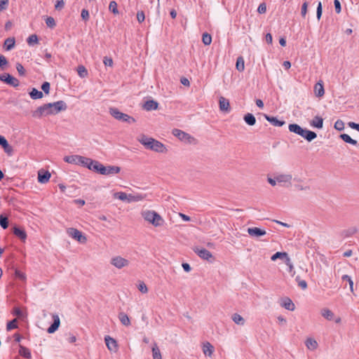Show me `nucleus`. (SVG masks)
I'll use <instances>...</instances> for the list:
<instances>
[{
    "label": "nucleus",
    "instance_id": "f257e3e1",
    "mask_svg": "<svg viewBox=\"0 0 359 359\" xmlns=\"http://www.w3.org/2000/svg\"><path fill=\"white\" fill-rule=\"evenodd\" d=\"M67 108V104L64 101L60 100L39 107L32 111V114L34 118H40L42 116L57 114L60 111H65Z\"/></svg>",
    "mask_w": 359,
    "mask_h": 359
},
{
    "label": "nucleus",
    "instance_id": "f03ea898",
    "mask_svg": "<svg viewBox=\"0 0 359 359\" xmlns=\"http://www.w3.org/2000/svg\"><path fill=\"white\" fill-rule=\"evenodd\" d=\"M91 170L103 175H111L118 173L121 168L116 165L104 166L99 161H94Z\"/></svg>",
    "mask_w": 359,
    "mask_h": 359
},
{
    "label": "nucleus",
    "instance_id": "7ed1b4c3",
    "mask_svg": "<svg viewBox=\"0 0 359 359\" xmlns=\"http://www.w3.org/2000/svg\"><path fill=\"white\" fill-rule=\"evenodd\" d=\"M138 140L147 148L157 152H164L165 146L160 142L148 136H140Z\"/></svg>",
    "mask_w": 359,
    "mask_h": 359
},
{
    "label": "nucleus",
    "instance_id": "20e7f679",
    "mask_svg": "<svg viewBox=\"0 0 359 359\" xmlns=\"http://www.w3.org/2000/svg\"><path fill=\"white\" fill-rule=\"evenodd\" d=\"M64 161L68 163L81 165L83 167L91 170L94 160L79 155H72L65 156Z\"/></svg>",
    "mask_w": 359,
    "mask_h": 359
},
{
    "label": "nucleus",
    "instance_id": "39448f33",
    "mask_svg": "<svg viewBox=\"0 0 359 359\" xmlns=\"http://www.w3.org/2000/svg\"><path fill=\"white\" fill-rule=\"evenodd\" d=\"M142 217L154 226H160L163 224V219L161 216L154 210H145L142 212Z\"/></svg>",
    "mask_w": 359,
    "mask_h": 359
},
{
    "label": "nucleus",
    "instance_id": "423d86ee",
    "mask_svg": "<svg viewBox=\"0 0 359 359\" xmlns=\"http://www.w3.org/2000/svg\"><path fill=\"white\" fill-rule=\"evenodd\" d=\"M110 114L116 119L127 123H133L135 119L129 115L122 113L117 108H110Z\"/></svg>",
    "mask_w": 359,
    "mask_h": 359
},
{
    "label": "nucleus",
    "instance_id": "0eeeda50",
    "mask_svg": "<svg viewBox=\"0 0 359 359\" xmlns=\"http://www.w3.org/2000/svg\"><path fill=\"white\" fill-rule=\"evenodd\" d=\"M276 175L278 184L282 187H289L292 184V175L291 174L278 173Z\"/></svg>",
    "mask_w": 359,
    "mask_h": 359
},
{
    "label": "nucleus",
    "instance_id": "6e6552de",
    "mask_svg": "<svg viewBox=\"0 0 359 359\" xmlns=\"http://www.w3.org/2000/svg\"><path fill=\"white\" fill-rule=\"evenodd\" d=\"M67 233L70 237H72V238L75 239L76 241H79L81 243H84L87 241L86 237L82 234L81 231H79L76 229L69 228L67 230Z\"/></svg>",
    "mask_w": 359,
    "mask_h": 359
},
{
    "label": "nucleus",
    "instance_id": "1a4fd4ad",
    "mask_svg": "<svg viewBox=\"0 0 359 359\" xmlns=\"http://www.w3.org/2000/svg\"><path fill=\"white\" fill-rule=\"evenodd\" d=\"M0 81L13 87H17L20 84L19 81L16 78L7 73L0 74Z\"/></svg>",
    "mask_w": 359,
    "mask_h": 359
},
{
    "label": "nucleus",
    "instance_id": "9d476101",
    "mask_svg": "<svg viewBox=\"0 0 359 359\" xmlns=\"http://www.w3.org/2000/svg\"><path fill=\"white\" fill-rule=\"evenodd\" d=\"M111 264L117 269H122L128 266L129 261L121 256H116L111 259Z\"/></svg>",
    "mask_w": 359,
    "mask_h": 359
},
{
    "label": "nucleus",
    "instance_id": "9b49d317",
    "mask_svg": "<svg viewBox=\"0 0 359 359\" xmlns=\"http://www.w3.org/2000/svg\"><path fill=\"white\" fill-rule=\"evenodd\" d=\"M194 252L197 254L198 257H200L203 259L207 260L210 262H212V261L214 260L212 253L205 248H196L194 250Z\"/></svg>",
    "mask_w": 359,
    "mask_h": 359
},
{
    "label": "nucleus",
    "instance_id": "f8f14e48",
    "mask_svg": "<svg viewBox=\"0 0 359 359\" xmlns=\"http://www.w3.org/2000/svg\"><path fill=\"white\" fill-rule=\"evenodd\" d=\"M288 128L290 132L297 135H316V133L313 131L302 129L296 123L290 124Z\"/></svg>",
    "mask_w": 359,
    "mask_h": 359
},
{
    "label": "nucleus",
    "instance_id": "ddd939ff",
    "mask_svg": "<svg viewBox=\"0 0 359 359\" xmlns=\"http://www.w3.org/2000/svg\"><path fill=\"white\" fill-rule=\"evenodd\" d=\"M106 346L109 351L116 353L118 350V345L116 341L109 336L104 337Z\"/></svg>",
    "mask_w": 359,
    "mask_h": 359
},
{
    "label": "nucleus",
    "instance_id": "4468645a",
    "mask_svg": "<svg viewBox=\"0 0 359 359\" xmlns=\"http://www.w3.org/2000/svg\"><path fill=\"white\" fill-rule=\"evenodd\" d=\"M50 173L48 170L41 169L38 171V182L41 184L47 183L50 178Z\"/></svg>",
    "mask_w": 359,
    "mask_h": 359
},
{
    "label": "nucleus",
    "instance_id": "2eb2a0df",
    "mask_svg": "<svg viewBox=\"0 0 359 359\" xmlns=\"http://www.w3.org/2000/svg\"><path fill=\"white\" fill-rule=\"evenodd\" d=\"M53 323L50 325V326L47 330V332L49 334L54 333L58 329V327H60V318H59L58 315L53 314Z\"/></svg>",
    "mask_w": 359,
    "mask_h": 359
},
{
    "label": "nucleus",
    "instance_id": "dca6fc26",
    "mask_svg": "<svg viewBox=\"0 0 359 359\" xmlns=\"http://www.w3.org/2000/svg\"><path fill=\"white\" fill-rule=\"evenodd\" d=\"M248 234L252 237L258 238L266 235V232L265 230L259 229L258 227H251L248 229Z\"/></svg>",
    "mask_w": 359,
    "mask_h": 359
},
{
    "label": "nucleus",
    "instance_id": "f3484780",
    "mask_svg": "<svg viewBox=\"0 0 359 359\" xmlns=\"http://www.w3.org/2000/svg\"><path fill=\"white\" fill-rule=\"evenodd\" d=\"M219 109L222 111L229 112L230 111V104L227 99L220 97L219 100Z\"/></svg>",
    "mask_w": 359,
    "mask_h": 359
},
{
    "label": "nucleus",
    "instance_id": "a211bd4d",
    "mask_svg": "<svg viewBox=\"0 0 359 359\" xmlns=\"http://www.w3.org/2000/svg\"><path fill=\"white\" fill-rule=\"evenodd\" d=\"M158 103L154 100H147L144 104L143 108L147 111H152L158 109Z\"/></svg>",
    "mask_w": 359,
    "mask_h": 359
},
{
    "label": "nucleus",
    "instance_id": "6ab92c4d",
    "mask_svg": "<svg viewBox=\"0 0 359 359\" xmlns=\"http://www.w3.org/2000/svg\"><path fill=\"white\" fill-rule=\"evenodd\" d=\"M281 306L289 311H292L295 309L294 304L290 298L287 297L283 299Z\"/></svg>",
    "mask_w": 359,
    "mask_h": 359
},
{
    "label": "nucleus",
    "instance_id": "aec40b11",
    "mask_svg": "<svg viewBox=\"0 0 359 359\" xmlns=\"http://www.w3.org/2000/svg\"><path fill=\"white\" fill-rule=\"evenodd\" d=\"M13 233L22 241H25L27 238L25 231L20 227L15 226L13 228Z\"/></svg>",
    "mask_w": 359,
    "mask_h": 359
},
{
    "label": "nucleus",
    "instance_id": "412c9836",
    "mask_svg": "<svg viewBox=\"0 0 359 359\" xmlns=\"http://www.w3.org/2000/svg\"><path fill=\"white\" fill-rule=\"evenodd\" d=\"M266 119L269 121L273 126L280 127L283 126L285 122L284 121L278 120L276 117L270 116L268 115H265Z\"/></svg>",
    "mask_w": 359,
    "mask_h": 359
},
{
    "label": "nucleus",
    "instance_id": "4be33fe9",
    "mask_svg": "<svg viewBox=\"0 0 359 359\" xmlns=\"http://www.w3.org/2000/svg\"><path fill=\"white\" fill-rule=\"evenodd\" d=\"M179 140L184 144H196L197 143L196 139L194 136H177Z\"/></svg>",
    "mask_w": 359,
    "mask_h": 359
},
{
    "label": "nucleus",
    "instance_id": "5701e85b",
    "mask_svg": "<svg viewBox=\"0 0 359 359\" xmlns=\"http://www.w3.org/2000/svg\"><path fill=\"white\" fill-rule=\"evenodd\" d=\"M15 40L14 37H9L4 41V47L6 50H11L15 47Z\"/></svg>",
    "mask_w": 359,
    "mask_h": 359
},
{
    "label": "nucleus",
    "instance_id": "b1692460",
    "mask_svg": "<svg viewBox=\"0 0 359 359\" xmlns=\"http://www.w3.org/2000/svg\"><path fill=\"white\" fill-rule=\"evenodd\" d=\"M314 93H315V95L318 97L323 96V95L325 93V90H324L323 85L321 83L318 82L315 85Z\"/></svg>",
    "mask_w": 359,
    "mask_h": 359
},
{
    "label": "nucleus",
    "instance_id": "393cba45",
    "mask_svg": "<svg viewBox=\"0 0 359 359\" xmlns=\"http://www.w3.org/2000/svg\"><path fill=\"white\" fill-rule=\"evenodd\" d=\"M214 351V346L209 342L203 344V352L205 355L211 356Z\"/></svg>",
    "mask_w": 359,
    "mask_h": 359
},
{
    "label": "nucleus",
    "instance_id": "a878e982",
    "mask_svg": "<svg viewBox=\"0 0 359 359\" xmlns=\"http://www.w3.org/2000/svg\"><path fill=\"white\" fill-rule=\"evenodd\" d=\"M305 345L308 349L311 351L316 350L318 347L317 341L312 338H308L305 341Z\"/></svg>",
    "mask_w": 359,
    "mask_h": 359
},
{
    "label": "nucleus",
    "instance_id": "bb28decb",
    "mask_svg": "<svg viewBox=\"0 0 359 359\" xmlns=\"http://www.w3.org/2000/svg\"><path fill=\"white\" fill-rule=\"evenodd\" d=\"M145 198V195L142 194H128V202H137L142 201Z\"/></svg>",
    "mask_w": 359,
    "mask_h": 359
},
{
    "label": "nucleus",
    "instance_id": "cd10ccee",
    "mask_svg": "<svg viewBox=\"0 0 359 359\" xmlns=\"http://www.w3.org/2000/svg\"><path fill=\"white\" fill-rule=\"evenodd\" d=\"M287 257H289V256H288L287 252H276L275 254H273L271 256V259L272 261H276L278 259H283L285 261V260H286Z\"/></svg>",
    "mask_w": 359,
    "mask_h": 359
},
{
    "label": "nucleus",
    "instance_id": "c85d7f7f",
    "mask_svg": "<svg viewBox=\"0 0 359 359\" xmlns=\"http://www.w3.org/2000/svg\"><path fill=\"white\" fill-rule=\"evenodd\" d=\"M19 354L27 359H29L32 357L29 349L21 345L20 346Z\"/></svg>",
    "mask_w": 359,
    "mask_h": 359
},
{
    "label": "nucleus",
    "instance_id": "c756f323",
    "mask_svg": "<svg viewBox=\"0 0 359 359\" xmlns=\"http://www.w3.org/2000/svg\"><path fill=\"white\" fill-rule=\"evenodd\" d=\"M232 320L238 325H244L245 320L238 313H233L231 317Z\"/></svg>",
    "mask_w": 359,
    "mask_h": 359
},
{
    "label": "nucleus",
    "instance_id": "7c9ffc66",
    "mask_svg": "<svg viewBox=\"0 0 359 359\" xmlns=\"http://www.w3.org/2000/svg\"><path fill=\"white\" fill-rule=\"evenodd\" d=\"M29 95L33 100H37L43 97V93L33 88L29 92Z\"/></svg>",
    "mask_w": 359,
    "mask_h": 359
},
{
    "label": "nucleus",
    "instance_id": "2f4dec72",
    "mask_svg": "<svg viewBox=\"0 0 359 359\" xmlns=\"http://www.w3.org/2000/svg\"><path fill=\"white\" fill-rule=\"evenodd\" d=\"M244 121L249 126H253L256 123L255 117L253 114L248 113L244 116Z\"/></svg>",
    "mask_w": 359,
    "mask_h": 359
},
{
    "label": "nucleus",
    "instance_id": "473e14b6",
    "mask_svg": "<svg viewBox=\"0 0 359 359\" xmlns=\"http://www.w3.org/2000/svg\"><path fill=\"white\" fill-rule=\"evenodd\" d=\"M9 222L8 217L4 214L0 215V226L6 229L8 227Z\"/></svg>",
    "mask_w": 359,
    "mask_h": 359
},
{
    "label": "nucleus",
    "instance_id": "72a5a7b5",
    "mask_svg": "<svg viewBox=\"0 0 359 359\" xmlns=\"http://www.w3.org/2000/svg\"><path fill=\"white\" fill-rule=\"evenodd\" d=\"M118 318H119L120 321L121 322V323L124 325L128 326L130 324V319H129L128 315L123 312L119 313Z\"/></svg>",
    "mask_w": 359,
    "mask_h": 359
},
{
    "label": "nucleus",
    "instance_id": "f704fd0d",
    "mask_svg": "<svg viewBox=\"0 0 359 359\" xmlns=\"http://www.w3.org/2000/svg\"><path fill=\"white\" fill-rule=\"evenodd\" d=\"M357 231L355 227H351L341 231V236L344 238H348L353 235Z\"/></svg>",
    "mask_w": 359,
    "mask_h": 359
},
{
    "label": "nucleus",
    "instance_id": "c9c22d12",
    "mask_svg": "<svg viewBox=\"0 0 359 359\" xmlns=\"http://www.w3.org/2000/svg\"><path fill=\"white\" fill-rule=\"evenodd\" d=\"M323 119L319 116H316L311 121V125L318 128H321L323 127Z\"/></svg>",
    "mask_w": 359,
    "mask_h": 359
},
{
    "label": "nucleus",
    "instance_id": "e433bc0d",
    "mask_svg": "<svg viewBox=\"0 0 359 359\" xmlns=\"http://www.w3.org/2000/svg\"><path fill=\"white\" fill-rule=\"evenodd\" d=\"M152 356L153 359H162L161 354L156 344H154L152 347Z\"/></svg>",
    "mask_w": 359,
    "mask_h": 359
},
{
    "label": "nucleus",
    "instance_id": "4c0bfd02",
    "mask_svg": "<svg viewBox=\"0 0 359 359\" xmlns=\"http://www.w3.org/2000/svg\"><path fill=\"white\" fill-rule=\"evenodd\" d=\"M321 315L327 320H331L334 316V313L328 309H323L321 311Z\"/></svg>",
    "mask_w": 359,
    "mask_h": 359
},
{
    "label": "nucleus",
    "instance_id": "58836bf2",
    "mask_svg": "<svg viewBox=\"0 0 359 359\" xmlns=\"http://www.w3.org/2000/svg\"><path fill=\"white\" fill-rule=\"evenodd\" d=\"M236 67L238 72H243L245 69V63L244 60L242 57H238L237 58Z\"/></svg>",
    "mask_w": 359,
    "mask_h": 359
},
{
    "label": "nucleus",
    "instance_id": "ea45409f",
    "mask_svg": "<svg viewBox=\"0 0 359 359\" xmlns=\"http://www.w3.org/2000/svg\"><path fill=\"white\" fill-rule=\"evenodd\" d=\"M114 198H118L121 201H127L128 202V194L125 192L119 191L116 192L114 195Z\"/></svg>",
    "mask_w": 359,
    "mask_h": 359
},
{
    "label": "nucleus",
    "instance_id": "a19ab883",
    "mask_svg": "<svg viewBox=\"0 0 359 359\" xmlns=\"http://www.w3.org/2000/svg\"><path fill=\"white\" fill-rule=\"evenodd\" d=\"M77 72L81 78H85L88 76V71L83 65H79L77 68Z\"/></svg>",
    "mask_w": 359,
    "mask_h": 359
},
{
    "label": "nucleus",
    "instance_id": "79ce46f5",
    "mask_svg": "<svg viewBox=\"0 0 359 359\" xmlns=\"http://www.w3.org/2000/svg\"><path fill=\"white\" fill-rule=\"evenodd\" d=\"M27 43L29 44V46H33L34 44H36L38 43L39 42V39H38V36L36 34H32L30 35L27 39Z\"/></svg>",
    "mask_w": 359,
    "mask_h": 359
},
{
    "label": "nucleus",
    "instance_id": "37998d69",
    "mask_svg": "<svg viewBox=\"0 0 359 359\" xmlns=\"http://www.w3.org/2000/svg\"><path fill=\"white\" fill-rule=\"evenodd\" d=\"M202 41L205 45H210L212 42V36L208 33L203 34Z\"/></svg>",
    "mask_w": 359,
    "mask_h": 359
},
{
    "label": "nucleus",
    "instance_id": "c03bdc74",
    "mask_svg": "<svg viewBox=\"0 0 359 359\" xmlns=\"http://www.w3.org/2000/svg\"><path fill=\"white\" fill-rule=\"evenodd\" d=\"M18 327L17 319H13L7 323L6 329L8 331L15 329Z\"/></svg>",
    "mask_w": 359,
    "mask_h": 359
},
{
    "label": "nucleus",
    "instance_id": "a18cd8bd",
    "mask_svg": "<svg viewBox=\"0 0 359 359\" xmlns=\"http://www.w3.org/2000/svg\"><path fill=\"white\" fill-rule=\"evenodd\" d=\"M109 11H111L114 14H118V8H117V4H116V1H111L109 3Z\"/></svg>",
    "mask_w": 359,
    "mask_h": 359
},
{
    "label": "nucleus",
    "instance_id": "49530a36",
    "mask_svg": "<svg viewBox=\"0 0 359 359\" xmlns=\"http://www.w3.org/2000/svg\"><path fill=\"white\" fill-rule=\"evenodd\" d=\"M341 279L344 281H347L348 282L351 290L353 291V281L352 280L351 276H349L348 275H344V276H342Z\"/></svg>",
    "mask_w": 359,
    "mask_h": 359
},
{
    "label": "nucleus",
    "instance_id": "de8ad7c7",
    "mask_svg": "<svg viewBox=\"0 0 359 359\" xmlns=\"http://www.w3.org/2000/svg\"><path fill=\"white\" fill-rule=\"evenodd\" d=\"M345 142L349 143L353 145L357 144V141L352 139L351 136H339Z\"/></svg>",
    "mask_w": 359,
    "mask_h": 359
},
{
    "label": "nucleus",
    "instance_id": "09e8293b",
    "mask_svg": "<svg viewBox=\"0 0 359 359\" xmlns=\"http://www.w3.org/2000/svg\"><path fill=\"white\" fill-rule=\"evenodd\" d=\"M46 25L50 28H53L55 27V21L53 18L48 17L46 20Z\"/></svg>",
    "mask_w": 359,
    "mask_h": 359
},
{
    "label": "nucleus",
    "instance_id": "8fccbe9b",
    "mask_svg": "<svg viewBox=\"0 0 359 359\" xmlns=\"http://www.w3.org/2000/svg\"><path fill=\"white\" fill-rule=\"evenodd\" d=\"M16 69L20 76H23L25 75V69L20 63L18 62L16 64Z\"/></svg>",
    "mask_w": 359,
    "mask_h": 359
},
{
    "label": "nucleus",
    "instance_id": "3c124183",
    "mask_svg": "<svg viewBox=\"0 0 359 359\" xmlns=\"http://www.w3.org/2000/svg\"><path fill=\"white\" fill-rule=\"evenodd\" d=\"M334 128L339 131H341L344 128V123L341 120H337L334 123Z\"/></svg>",
    "mask_w": 359,
    "mask_h": 359
},
{
    "label": "nucleus",
    "instance_id": "603ef678",
    "mask_svg": "<svg viewBox=\"0 0 359 359\" xmlns=\"http://www.w3.org/2000/svg\"><path fill=\"white\" fill-rule=\"evenodd\" d=\"M138 290L142 292V293H147L148 292V289H147V285L144 284V283L143 282H140L138 285Z\"/></svg>",
    "mask_w": 359,
    "mask_h": 359
},
{
    "label": "nucleus",
    "instance_id": "864d4df0",
    "mask_svg": "<svg viewBox=\"0 0 359 359\" xmlns=\"http://www.w3.org/2000/svg\"><path fill=\"white\" fill-rule=\"evenodd\" d=\"M41 89L46 94H48L50 91V83L47 81L43 82L41 85Z\"/></svg>",
    "mask_w": 359,
    "mask_h": 359
},
{
    "label": "nucleus",
    "instance_id": "5fc2aeb1",
    "mask_svg": "<svg viewBox=\"0 0 359 359\" xmlns=\"http://www.w3.org/2000/svg\"><path fill=\"white\" fill-rule=\"evenodd\" d=\"M15 275L16 278H19L21 280L24 281L26 280V275L23 272H22L19 270L15 271Z\"/></svg>",
    "mask_w": 359,
    "mask_h": 359
},
{
    "label": "nucleus",
    "instance_id": "6e6d98bb",
    "mask_svg": "<svg viewBox=\"0 0 359 359\" xmlns=\"http://www.w3.org/2000/svg\"><path fill=\"white\" fill-rule=\"evenodd\" d=\"M8 60L5 56L0 55V67L4 69V67L7 65Z\"/></svg>",
    "mask_w": 359,
    "mask_h": 359
},
{
    "label": "nucleus",
    "instance_id": "4d7b16f0",
    "mask_svg": "<svg viewBox=\"0 0 359 359\" xmlns=\"http://www.w3.org/2000/svg\"><path fill=\"white\" fill-rule=\"evenodd\" d=\"M81 16L83 20H85V21L88 20L89 17H90L88 11L86 9H83L81 11Z\"/></svg>",
    "mask_w": 359,
    "mask_h": 359
},
{
    "label": "nucleus",
    "instance_id": "13d9d810",
    "mask_svg": "<svg viewBox=\"0 0 359 359\" xmlns=\"http://www.w3.org/2000/svg\"><path fill=\"white\" fill-rule=\"evenodd\" d=\"M267 181L272 187H275L278 184L276 175H274L273 177H268Z\"/></svg>",
    "mask_w": 359,
    "mask_h": 359
},
{
    "label": "nucleus",
    "instance_id": "bf43d9fd",
    "mask_svg": "<svg viewBox=\"0 0 359 359\" xmlns=\"http://www.w3.org/2000/svg\"><path fill=\"white\" fill-rule=\"evenodd\" d=\"M266 11V6L264 3L260 4L257 8V12L260 14L265 13Z\"/></svg>",
    "mask_w": 359,
    "mask_h": 359
},
{
    "label": "nucleus",
    "instance_id": "052dcab7",
    "mask_svg": "<svg viewBox=\"0 0 359 359\" xmlns=\"http://www.w3.org/2000/svg\"><path fill=\"white\" fill-rule=\"evenodd\" d=\"M64 6L65 3L63 0H57L56 4L55 5V8L56 10H61L62 8H63Z\"/></svg>",
    "mask_w": 359,
    "mask_h": 359
},
{
    "label": "nucleus",
    "instance_id": "680f3d73",
    "mask_svg": "<svg viewBox=\"0 0 359 359\" xmlns=\"http://www.w3.org/2000/svg\"><path fill=\"white\" fill-rule=\"evenodd\" d=\"M334 8H335L336 13H341V8L340 1L339 0H334Z\"/></svg>",
    "mask_w": 359,
    "mask_h": 359
},
{
    "label": "nucleus",
    "instance_id": "e2e57ef3",
    "mask_svg": "<svg viewBox=\"0 0 359 359\" xmlns=\"http://www.w3.org/2000/svg\"><path fill=\"white\" fill-rule=\"evenodd\" d=\"M322 15V4L319 2L317 6L316 17L318 20H320Z\"/></svg>",
    "mask_w": 359,
    "mask_h": 359
},
{
    "label": "nucleus",
    "instance_id": "0e129e2a",
    "mask_svg": "<svg viewBox=\"0 0 359 359\" xmlns=\"http://www.w3.org/2000/svg\"><path fill=\"white\" fill-rule=\"evenodd\" d=\"M103 62L105 66L111 67L113 65V60L111 57H104L103 59Z\"/></svg>",
    "mask_w": 359,
    "mask_h": 359
},
{
    "label": "nucleus",
    "instance_id": "69168bd1",
    "mask_svg": "<svg viewBox=\"0 0 359 359\" xmlns=\"http://www.w3.org/2000/svg\"><path fill=\"white\" fill-rule=\"evenodd\" d=\"M145 16L143 11H139L137 13V19L139 22H142L144 20Z\"/></svg>",
    "mask_w": 359,
    "mask_h": 359
},
{
    "label": "nucleus",
    "instance_id": "338daca9",
    "mask_svg": "<svg viewBox=\"0 0 359 359\" xmlns=\"http://www.w3.org/2000/svg\"><path fill=\"white\" fill-rule=\"evenodd\" d=\"M294 187L297 189L300 190V191H306V190H309L310 189V187L309 186H304V185H302L300 184H295Z\"/></svg>",
    "mask_w": 359,
    "mask_h": 359
},
{
    "label": "nucleus",
    "instance_id": "774afa93",
    "mask_svg": "<svg viewBox=\"0 0 359 359\" xmlns=\"http://www.w3.org/2000/svg\"><path fill=\"white\" fill-rule=\"evenodd\" d=\"M348 126L353 129H355L359 132V124L354 122H348Z\"/></svg>",
    "mask_w": 359,
    "mask_h": 359
}]
</instances>
